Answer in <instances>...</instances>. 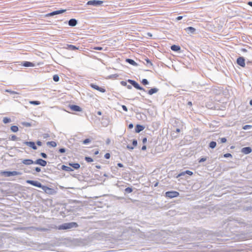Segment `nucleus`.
<instances>
[{
    "instance_id": "1",
    "label": "nucleus",
    "mask_w": 252,
    "mask_h": 252,
    "mask_svg": "<svg viewBox=\"0 0 252 252\" xmlns=\"http://www.w3.org/2000/svg\"><path fill=\"white\" fill-rule=\"evenodd\" d=\"M78 226L77 223L75 222H66L58 226L59 230L70 229L77 228Z\"/></svg>"
},
{
    "instance_id": "2",
    "label": "nucleus",
    "mask_w": 252,
    "mask_h": 252,
    "mask_svg": "<svg viewBox=\"0 0 252 252\" xmlns=\"http://www.w3.org/2000/svg\"><path fill=\"white\" fill-rule=\"evenodd\" d=\"M22 173L20 172L16 171H1L0 172V175L1 176L8 177L13 176H16V175H20Z\"/></svg>"
},
{
    "instance_id": "3",
    "label": "nucleus",
    "mask_w": 252,
    "mask_h": 252,
    "mask_svg": "<svg viewBox=\"0 0 252 252\" xmlns=\"http://www.w3.org/2000/svg\"><path fill=\"white\" fill-rule=\"evenodd\" d=\"M127 82L130 83L132 86H133L135 88H136L137 90H142L144 92L146 91L145 89L142 87H141L138 83H137L135 81L131 80V79H128Z\"/></svg>"
},
{
    "instance_id": "4",
    "label": "nucleus",
    "mask_w": 252,
    "mask_h": 252,
    "mask_svg": "<svg viewBox=\"0 0 252 252\" xmlns=\"http://www.w3.org/2000/svg\"><path fill=\"white\" fill-rule=\"evenodd\" d=\"M179 193L176 191H168L165 192V197L172 198L174 197H178L179 195Z\"/></svg>"
},
{
    "instance_id": "5",
    "label": "nucleus",
    "mask_w": 252,
    "mask_h": 252,
    "mask_svg": "<svg viewBox=\"0 0 252 252\" xmlns=\"http://www.w3.org/2000/svg\"><path fill=\"white\" fill-rule=\"evenodd\" d=\"M103 3V1L99 0H91L87 2V5H93L94 6H98L101 5Z\"/></svg>"
},
{
    "instance_id": "6",
    "label": "nucleus",
    "mask_w": 252,
    "mask_h": 252,
    "mask_svg": "<svg viewBox=\"0 0 252 252\" xmlns=\"http://www.w3.org/2000/svg\"><path fill=\"white\" fill-rule=\"evenodd\" d=\"M42 189L49 194H54L56 192L54 189L49 188L46 186H43Z\"/></svg>"
},
{
    "instance_id": "7",
    "label": "nucleus",
    "mask_w": 252,
    "mask_h": 252,
    "mask_svg": "<svg viewBox=\"0 0 252 252\" xmlns=\"http://www.w3.org/2000/svg\"><path fill=\"white\" fill-rule=\"evenodd\" d=\"M26 182L28 183V184H29L30 185H32L33 186H35V187H38V188H42L43 186L40 182H39L38 181H33V180H27L26 181Z\"/></svg>"
},
{
    "instance_id": "8",
    "label": "nucleus",
    "mask_w": 252,
    "mask_h": 252,
    "mask_svg": "<svg viewBox=\"0 0 252 252\" xmlns=\"http://www.w3.org/2000/svg\"><path fill=\"white\" fill-rule=\"evenodd\" d=\"M237 63L242 67H245V59L243 57H240L237 58L236 61Z\"/></svg>"
},
{
    "instance_id": "9",
    "label": "nucleus",
    "mask_w": 252,
    "mask_h": 252,
    "mask_svg": "<svg viewBox=\"0 0 252 252\" xmlns=\"http://www.w3.org/2000/svg\"><path fill=\"white\" fill-rule=\"evenodd\" d=\"M68 107L70 109L73 111L76 112H81L82 111V108L80 106L76 105H69Z\"/></svg>"
},
{
    "instance_id": "10",
    "label": "nucleus",
    "mask_w": 252,
    "mask_h": 252,
    "mask_svg": "<svg viewBox=\"0 0 252 252\" xmlns=\"http://www.w3.org/2000/svg\"><path fill=\"white\" fill-rule=\"evenodd\" d=\"M65 11H66L65 9H61L59 10L54 11L53 12H50L49 13H48L46 16H53L57 14H60L64 13Z\"/></svg>"
},
{
    "instance_id": "11",
    "label": "nucleus",
    "mask_w": 252,
    "mask_h": 252,
    "mask_svg": "<svg viewBox=\"0 0 252 252\" xmlns=\"http://www.w3.org/2000/svg\"><path fill=\"white\" fill-rule=\"evenodd\" d=\"M34 164H38L42 166H45L47 164V162L44 159L38 158L34 161Z\"/></svg>"
},
{
    "instance_id": "12",
    "label": "nucleus",
    "mask_w": 252,
    "mask_h": 252,
    "mask_svg": "<svg viewBox=\"0 0 252 252\" xmlns=\"http://www.w3.org/2000/svg\"><path fill=\"white\" fill-rule=\"evenodd\" d=\"M23 143L25 145L32 148V149L34 150H36L37 148L34 142L24 141Z\"/></svg>"
},
{
    "instance_id": "13",
    "label": "nucleus",
    "mask_w": 252,
    "mask_h": 252,
    "mask_svg": "<svg viewBox=\"0 0 252 252\" xmlns=\"http://www.w3.org/2000/svg\"><path fill=\"white\" fill-rule=\"evenodd\" d=\"M90 86L95 89V90H96L101 93H104L105 92L106 90L104 88H101V87H99V86H98L97 85H95V84H90Z\"/></svg>"
},
{
    "instance_id": "14",
    "label": "nucleus",
    "mask_w": 252,
    "mask_h": 252,
    "mask_svg": "<svg viewBox=\"0 0 252 252\" xmlns=\"http://www.w3.org/2000/svg\"><path fill=\"white\" fill-rule=\"evenodd\" d=\"M48 230V229L41 227L32 226L31 231H39L45 232Z\"/></svg>"
},
{
    "instance_id": "15",
    "label": "nucleus",
    "mask_w": 252,
    "mask_h": 252,
    "mask_svg": "<svg viewBox=\"0 0 252 252\" xmlns=\"http://www.w3.org/2000/svg\"><path fill=\"white\" fill-rule=\"evenodd\" d=\"M64 48L67 50L71 51H75L79 49V47H76V46L71 44H66V47H65Z\"/></svg>"
},
{
    "instance_id": "16",
    "label": "nucleus",
    "mask_w": 252,
    "mask_h": 252,
    "mask_svg": "<svg viewBox=\"0 0 252 252\" xmlns=\"http://www.w3.org/2000/svg\"><path fill=\"white\" fill-rule=\"evenodd\" d=\"M22 162L27 165H31L34 164V161L31 159H22Z\"/></svg>"
},
{
    "instance_id": "17",
    "label": "nucleus",
    "mask_w": 252,
    "mask_h": 252,
    "mask_svg": "<svg viewBox=\"0 0 252 252\" xmlns=\"http://www.w3.org/2000/svg\"><path fill=\"white\" fill-rule=\"evenodd\" d=\"M252 151V149L250 147L243 148L241 150V152L245 154H249L251 153Z\"/></svg>"
},
{
    "instance_id": "18",
    "label": "nucleus",
    "mask_w": 252,
    "mask_h": 252,
    "mask_svg": "<svg viewBox=\"0 0 252 252\" xmlns=\"http://www.w3.org/2000/svg\"><path fill=\"white\" fill-rule=\"evenodd\" d=\"M77 24V20L75 19H71L68 21V25L71 27H74Z\"/></svg>"
},
{
    "instance_id": "19",
    "label": "nucleus",
    "mask_w": 252,
    "mask_h": 252,
    "mask_svg": "<svg viewBox=\"0 0 252 252\" xmlns=\"http://www.w3.org/2000/svg\"><path fill=\"white\" fill-rule=\"evenodd\" d=\"M185 30L188 33H192L193 34L195 33L196 31V29L192 27H189L185 29Z\"/></svg>"
},
{
    "instance_id": "20",
    "label": "nucleus",
    "mask_w": 252,
    "mask_h": 252,
    "mask_svg": "<svg viewBox=\"0 0 252 252\" xmlns=\"http://www.w3.org/2000/svg\"><path fill=\"white\" fill-rule=\"evenodd\" d=\"M144 129V126L140 125H137L135 128V131L136 133H139Z\"/></svg>"
},
{
    "instance_id": "21",
    "label": "nucleus",
    "mask_w": 252,
    "mask_h": 252,
    "mask_svg": "<svg viewBox=\"0 0 252 252\" xmlns=\"http://www.w3.org/2000/svg\"><path fill=\"white\" fill-rule=\"evenodd\" d=\"M22 64L25 67H30V66H34V64L32 63L24 61L22 63Z\"/></svg>"
},
{
    "instance_id": "22",
    "label": "nucleus",
    "mask_w": 252,
    "mask_h": 252,
    "mask_svg": "<svg viewBox=\"0 0 252 252\" xmlns=\"http://www.w3.org/2000/svg\"><path fill=\"white\" fill-rule=\"evenodd\" d=\"M158 90V89L156 88H152L148 91V94L150 95H152L154 94L157 93Z\"/></svg>"
},
{
    "instance_id": "23",
    "label": "nucleus",
    "mask_w": 252,
    "mask_h": 252,
    "mask_svg": "<svg viewBox=\"0 0 252 252\" xmlns=\"http://www.w3.org/2000/svg\"><path fill=\"white\" fill-rule=\"evenodd\" d=\"M126 62L133 65L137 66L138 64L132 59H126Z\"/></svg>"
},
{
    "instance_id": "24",
    "label": "nucleus",
    "mask_w": 252,
    "mask_h": 252,
    "mask_svg": "<svg viewBox=\"0 0 252 252\" xmlns=\"http://www.w3.org/2000/svg\"><path fill=\"white\" fill-rule=\"evenodd\" d=\"M171 49L173 51L178 52L181 50V47L178 45H173L171 46Z\"/></svg>"
},
{
    "instance_id": "25",
    "label": "nucleus",
    "mask_w": 252,
    "mask_h": 252,
    "mask_svg": "<svg viewBox=\"0 0 252 252\" xmlns=\"http://www.w3.org/2000/svg\"><path fill=\"white\" fill-rule=\"evenodd\" d=\"M61 169L63 170H64V171H68V172L69 171H72L73 170L70 167L66 166L65 165H62V167H61Z\"/></svg>"
},
{
    "instance_id": "26",
    "label": "nucleus",
    "mask_w": 252,
    "mask_h": 252,
    "mask_svg": "<svg viewBox=\"0 0 252 252\" xmlns=\"http://www.w3.org/2000/svg\"><path fill=\"white\" fill-rule=\"evenodd\" d=\"M69 165L75 169H78L80 167V164L78 163H69Z\"/></svg>"
},
{
    "instance_id": "27",
    "label": "nucleus",
    "mask_w": 252,
    "mask_h": 252,
    "mask_svg": "<svg viewBox=\"0 0 252 252\" xmlns=\"http://www.w3.org/2000/svg\"><path fill=\"white\" fill-rule=\"evenodd\" d=\"M185 174H188L189 175H192L193 174V172L189 170H186L185 172H183L179 174L178 176H181L184 175Z\"/></svg>"
},
{
    "instance_id": "28",
    "label": "nucleus",
    "mask_w": 252,
    "mask_h": 252,
    "mask_svg": "<svg viewBox=\"0 0 252 252\" xmlns=\"http://www.w3.org/2000/svg\"><path fill=\"white\" fill-rule=\"evenodd\" d=\"M47 145L48 146H51L52 147H55L57 146V143L55 141H51L47 142Z\"/></svg>"
},
{
    "instance_id": "29",
    "label": "nucleus",
    "mask_w": 252,
    "mask_h": 252,
    "mask_svg": "<svg viewBox=\"0 0 252 252\" xmlns=\"http://www.w3.org/2000/svg\"><path fill=\"white\" fill-rule=\"evenodd\" d=\"M20 230H29L31 231L32 226L29 227H21L18 228Z\"/></svg>"
},
{
    "instance_id": "30",
    "label": "nucleus",
    "mask_w": 252,
    "mask_h": 252,
    "mask_svg": "<svg viewBox=\"0 0 252 252\" xmlns=\"http://www.w3.org/2000/svg\"><path fill=\"white\" fill-rule=\"evenodd\" d=\"M5 92H7V93H10L11 94H20L19 93H18L17 92H15V91H12V90H9V89H6L5 90Z\"/></svg>"
},
{
    "instance_id": "31",
    "label": "nucleus",
    "mask_w": 252,
    "mask_h": 252,
    "mask_svg": "<svg viewBox=\"0 0 252 252\" xmlns=\"http://www.w3.org/2000/svg\"><path fill=\"white\" fill-rule=\"evenodd\" d=\"M217 143L215 141H211L209 144V147L214 149L216 147Z\"/></svg>"
},
{
    "instance_id": "32",
    "label": "nucleus",
    "mask_w": 252,
    "mask_h": 252,
    "mask_svg": "<svg viewBox=\"0 0 252 252\" xmlns=\"http://www.w3.org/2000/svg\"><path fill=\"white\" fill-rule=\"evenodd\" d=\"M3 123H4V124H7V123H9L11 122V119L8 117H4L3 119Z\"/></svg>"
},
{
    "instance_id": "33",
    "label": "nucleus",
    "mask_w": 252,
    "mask_h": 252,
    "mask_svg": "<svg viewBox=\"0 0 252 252\" xmlns=\"http://www.w3.org/2000/svg\"><path fill=\"white\" fill-rule=\"evenodd\" d=\"M18 127L16 126H13L11 127V130L14 132L18 131Z\"/></svg>"
},
{
    "instance_id": "34",
    "label": "nucleus",
    "mask_w": 252,
    "mask_h": 252,
    "mask_svg": "<svg viewBox=\"0 0 252 252\" xmlns=\"http://www.w3.org/2000/svg\"><path fill=\"white\" fill-rule=\"evenodd\" d=\"M21 124L23 126H26V127H30V126H32L31 123H29V122H22Z\"/></svg>"
},
{
    "instance_id": "35",
    "label": "nucleus",
    "mask_w": 252,
    "mask_h": 252,
    "mask_svg": "<svg viewBox=\"0 0 252 252\" xmlns=\"http://www.w3.org/2000/svg\"><path fill=\"white\" fill-rule=\"evenodd\" d=\"M30 103L33 105H39L40 104V102L39 101L32 100L30 101Z\"/></svg>"
},
{
    "instance_id": "36",
    "label": "nucleus",
    "mask_w": 252,
    "mask_h": 252,
    "mask_svg": "<svg viewBox=\"0 0 252 252\" xmlns=\"http://www.w3.org/2000/svg\"><path fill=\"white\" fill-rule=\"evenodd\" d=\"M53 79L55 82H58L60 80V77L58 75L55 74L53 76Z\"/></svg>"
},
{
    "instance_id": "37",
    "label": "nucleus",
    "mask_w": 252,
    "mask_h": 252,
    "mask_svg": "<svg viewBox=\"0 0 252 252\" xmlns=\"http://www.w3.org/2000/svg\"><path fill=\"white\" fill-rule=\"evenodd\" d=\"M85 160L88 162H91L93 161V158L89 157H86L85 158Z\"/></svg>"
},
{
    "instance_id": "38",
    "label": "nucleus",
    "mask_w": 252,
    "mask_h": 252,
    "mask_svg": "<svg viewBox=\"0 0 252 252\" xmlns=\"http://www.w3.org/2000/svg\"><path fill=\"white\" fill-rule=\"evenodd\" d=\"M132 190H133L130 187H127V188H126V189H125L126 192L128 193L131 192L132 191Z\"/></svg>"
},
{
    "instance_id": "39",
    "label": "nucleus",
    "mask_w": 252,
    "mask_h": 252,
    "mask_svg": "<svg viewBox=\"0 0 252 252\" xmlns=\"http://www.w3.org/2000/svg\"><path fill=\"white\" fill-rule=\"evenodd\" d=\"M141 82L144 85H147L149 84V81L146 79H142Z\"/></svg>"
},
{
    "instance_id": "40",
    "label": "nucleus",
    "mask_w": 252,
    "mask_h": 252,
    "mask_svg": "<svg viewBox=\"0 0 252 252\" xmlns=\"http://www.w3.org/2000/svg\"><path fill=\"white\" fill-rule=\"evenodd\" d=\"M19 138L15 135H13L11 137V140L12 141H17Z\"/></svg>"
},
{
    "instance_id": "41",
    "label": "nucleus",
    "mask_w": 252,
    "mask_h": 252,
    "mask_svg": "<svg viewBox=\"0 0 252 252\" xmlns=\"http://www.w3.org/2000/svg\"><path fill=\"white\" fill-rule=\"evenodd\" d=\"M90 142H91V140L89 138H87L83 141V143L84 144H87L89 143Z\"/></svg>"
},
{
    "instance_id": "42",
    "label": "nucleus",
    "mask_w": 252,
    "mask_h": 252,
    "mask_svg": "<svg viewBox=\"0 0 252 252\" xmlns=\"http://www.w3.org/2000/svg\"><path fill=\"white\" fill-rule=\"evenodd\" d=\"M252 127V126L250 125H245L243 127V129L245 130L249 129Z\"/></svg>"
},
{
    "instance_id": "43",
    "label": "nucleus",
    "mask_w": 252,
    "mask_h": 252,
    "mask_svg": "<svg viewBox=\"0 0 252 252\" xmlns=\"http://www.w3.org/2000/svg\"><path fill=\"white\" fill-rule=\"evenodd\" d=\"M220 140V142L223 143L226 142V139L225 137L221 138L219 139Z\"/></svg>"
},
{
    "instance_id": "44",
    "label": "nucleus",
    "mask_w": 252,
    "mask_h": 252,
    "mask_svg": "<svg viewBox=\"0 0 252 252\" xmlns=\"http://www.w3.org/2000/svg\"><path fill=\"white\" fill-rule=\"evenodd\" d=\"M66 151V149L65 148H60L59 150V152L60 153H65Z\"/></svg>"
},
{
    "instance_id": "45",
    "label": "nucleus",
    "mask_w": 252,
    "mask_h": 252,
    "mask_svg": "<svg viewBox=\"0 0 252 252\" xmlns=\"http://www.w3.org/2000/svg\"><path fill=\"white\" fill-rule=\"evenodd\" d=\"M40 155L44 158H47L48 157L47 155L44 153H41Z\"/></svg>"
},
{
    "instance_id": "46",
    "label": "nucleus",
    "mask_w": 252,
    "mask_h": 252,
    "mask_svg": "<svg viewBox=\"0 0 252 252\" xmlns=\"http://www.w3.org/2000/svg\"><path fill=\"white\" fill-rule=\"evenodd\" d=\"M145 60L147 64H150L151 65H153L152 62H151V61L148 58L145 59Z\"/></svg>"
},
{
    "instance_id": "47",
    "label": "nucleus",
    "mask_w": 252,
    "mask_h": 252,
    "mask_svg": "<svg viewBox=\"0 0 252 252\" xmlns=\"http://www.w3.org/2000/svg\"><path fill=\"white\" fill-rule=\"evenodd\" d=\"M207 160V158H201L199 160V163H201V162H204L205 161H206Z\"/></svg>"
},
{
    "instance_id": "48",
    "label": "nucleus",
    "mask_w": 252,
    "mask_h": 252,
    "mask_svg": "<svg viewBox=\"0 0 252 252\" xmlns=\"http://www.w3.org/2000/svg\"><path fill=\"white\" fill-rule=\"evenodd\" d=\"M223 157L224 158H229V157H232V155L229 154V153H226V154H225L224 155H223Z\"/></svg>"
},
{
    "instance_id": "49",
    "label": "nucleus",
    "mask_w": 252,
    "mask_h": 252,
    "mask_svg": "<svg viewBox=\"0 0 252 252\" xmlns=\"http://www.w3.org/2000/svg\"><path fill=\"white\" fill-rule=\"evenodd\" d=\"M104 158L106 159H109L110 158V155L109 153H106L104 155Z\"/></svg>"
},
{
    "instance_id": "50",
    "label": "nucleus",
    "mask_w": 252,
    "mask_h": 252,
    "mask_svg": "<svg viewBox=\"0 0 252 252\" xmlns=\"http://www.w3.org/2000/svg\"><path fill=\"white\" fill-rule=\"evenodd\" d=\"M102 47H98V46H97V47H94V50H99V51H101L102 50Z\"/></svg>"
},
{
    "instance_id": "51",
    "label": "nucleus",
    "mask_w": 252,
    "mask_h": 252,
    "mask_svg": "<svg viewBox=\"0 0 252 252\" xmlns=\"http://www.w3.org/2000/svg\"><path fill=\"white\" fill-rule=\"evenodd\" d=\"M132 145L136 146L137 145V141L136 139H133L132 141Z\"/></svg>"
},
{
    "instance_id": "52",
    "label": "nucleus",
    "mask_w": 252,
    "mask_h": 252,
    "mask_svg": "<svg viewBox=\"0 0 252 252\" xmlns=\"http://www.w3.org/2000/svg\"><path fill=\"white\" fill-rule=\"evenodd\" d=\"M121 84L123 86H127V83L126 82V81H122L121 82H120Z\"/></svg>"
},
{
    "instance_id": "53",
    "label": "nucleus",
    "mask_w": 252,
    "mask_h": 252,
    "mask_svg": "<svg viewBox=\"0 0 252 252\" xmlns=\"http://www.w3.org/2000/svg\"><path fill=\"white\" fill-rule=\"evenodd\" d=\"M34 170L37 172H39L41 171V169L39 167H36L34 168Z\"/></svg>"
},
{
    "instance_id": "54",
    "label": "nucleus",
    "mask_w": 252,
    "mask_h": 252,
    "mask_svg": "<svg viewBox=\"0 0 252 252\" xmlns=\"http://www.w3.org/2000/svg\"><path fill=\"white\" fill-rule=\"evenodd\" d=\"M126 148L129 150H132L133 149V147L129 145H127Z\"/></svg>"
},
{
    "instance_id": "55",
    "label": "nucleus",
    "mask_w": 252,
    "mask_h": 252,
    "mask_svg": "<svg viewBox=\"0 0 252 252\" xmlns=\"http://www.w3.org/2000/svg\"><path fill=\"white\" fill-rule=\"evenodd\" d=\"M122 108H123V110L126 112H127V108L126 107V106L125 105H122Z\"/></svg>"
},
{
    "instance_id": "56",
    "label": "nucleus",
    "mask_w": 252,
    "mask_h": 252,
    "mask_svg": "<svg viewBox=\"0 0 252 252\" xmlns=\"http://www.w3.org/2000/svg\"><path fill=\"white\" fill-rule=\"evenodd\" d=\"M147 141V139L146 137H144L143 139H142V142L145 144V143H146Z\"/></svg>"
},
{
    "instance_id": "57",
    "label": "nucleus",
    "mask_w": 252,
    "mask_h": 252,
    "mask_svg": "<svg viewBox=\"0 0 252 252\" xmlns=\"http://www.w3.org/2000/svg\"><path fill=\"white\" fill-rule=\"evenodd\" d=\"M36 144L38 145V146H41L42 145V142L40 141H37L36 142Z\"/></svg>"
},
{
    "instance_id": "58",
    "label": "nucleus",
    "mask_w": 252,
    "mask_h": 252,
    "mask_svg": "<svg viewBox=\"0 0 252 252\" xmlns=\"http://www.w3.org/2000/svg\"><path fill=\"white\" fill-rule=\"evenodd\" d=\"M25 172L26 173H32V174H34L35 173H34L33 171H29V170H25Z\"/></svg>"
},
{
    "instance_id": "59",
    "label": "nucleus",
    "mask_w": 252,
    "mask_h": 252,
    "mask_svg": "<svg viewBox=\"0 0 252 252\" xmlns=\"http://www.w3.org/2000/svg\"><path fill=\"white\" fill-rule=\"evenodd\" d=\"M128 128L131 129L133 127V125L132 124H130L128 125Z\"/></svg>"
},
{
    "instance_id": "60",
    "label": "nucleus",
    "mask_w": 252,
    "mask_h": 252,
    "mask_svg": "<svg viewBox=\"0 0 252 252\" xmlns=\"http://www.w3.org/2000/svg\"><path fill=\"white\" fill-rule=\"evenodd\" d=\"M110 143V139L109 138H108L106 141V143L107 145H109Z\"/></svg>"
},
{
    "instance_id": "61",
    "label": "nucleus",
    "mask_w": 252,
    "mask_h": 252,
    "mask_svg": "<svg viewBox=\"0 0 252 252\" xmlns=\"http://www.w3.org/2000/svg\"><path fill=\"white\" fill-rule=\"evenodd\" d=\"M182 18H183V16H180L176 18V20L177 21H179V20H181Z\"/></svg>"
},
{
    "instance_id": "62",
    "label": "nucleus",
    "mask_w": 252,
    "mask_h": 252,
    "mask_svg": "<svg viewBox=\"0 0 252 252\" xmlns=\"http://www.w3.org/2000/svg\"><path fill=\"white\" fill-rule=\"evenodd\" d=\"M117 165H118V167H124L123 164L122 163H118L117 164Z\"/></svg>"
},
{
    "instance_id": "63",
    "label": "nucleus",
    "mask_w": 252,
    "mask_h": 252,
    "mask_svg": "<svg viewBox=\"0 0 252 252\" xmlns=\"http://www.w3.org/2000/svg\"><path fill=\"white\" fill-rule=\"evenodd\" d=\"M126 88L129 89V90H131L132 89V86L130 85H127V86H126Z\"/></svg>"
},
{
    "instance_id": "64",
    "label": "nucleus",
    "mask_w": 252,
    "mask_h": 252,
    "mask_svg": "<svg viewBox=\"0 0 252 252\" xmlns=\"http://www.w3.org/2000/svg\"><path fill=\"white\" fill-rule=\"evenodd\" d=\"M146 146L145 145H143L142 147V148H141V150H143V151H144V150H146Z\"/></svg>"
}]
</instances>
